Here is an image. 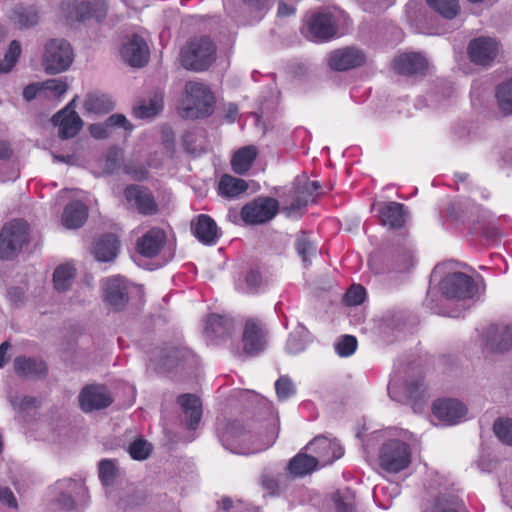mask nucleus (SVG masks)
Listing matches in <instances>:
<instances>
[{"mask_svg": "<svg viewBox=\"0 0 512 512\" xmlns=\"http://www.w3.org/2000/svg\"><path fill=\"white\" fill-rule=\"evenodd\" d=\"M233 331L234 322L232 318L219 314L207 316L204 332L211 340L228 337Z\"/></svg>", "mask_w": 512, "mask_h": 512, "instance_id": "c85d7f7f", "label": "nucleus"}, {"mask_svg": "<svg viewBox=\"0 0 512 512\" xmlns=\"http://www.w3.org/2000/svg\"><path fill=\"white\" fill-rule=\"evenodd\" d=\"M121 55L130 66L143 67L149 59V48L141 36L132 34L124 42Z\"/></svg>", "mask_w": 512, "mask_h": 512, "instance_id": "a211bd4d", "label": "nucleus"}, {"mask_svg": "<svg viewBox=\"0 0 512 512\" xmlns=\"http://www.w3.org/2000/svg\"><path fill=\"white\" fill-rule=\"evenodd\" d=\"M389 262L390 270L406 272L413 266V257L407 248L397 247L391 251Z\"/></svg>", "mask_w": 512, "mask_h": 512, "instance_id": "ea45409f", "label": "nucleus"}, {"mask_svg": "<svg viewBox=\"0 0 512 512\" xmlns=\"http://www.w3.org/2000/svg\"><path fill=\"white\" fill-rule=\"evenodd\" d=\"M153 446L144 438H138L130 443L128 452L134 460H146L152 453Z\"/></svg>", "mask_w": 512, "mask_h": 512, "instance_id": "de8ad7c7", "label": "nucleus"}, {"mask_svg": "<svg viewBox=\"0 0 512 512\" xmlns=\"http://www.w3.org/2000/svg\"><path fill=\"white\" fill-rule=\"evenodd\" d=\"M275 390L279 400H286L296 392L294 383L288 376H281L275 382Z\"/></svg>", "mask_w": 512, "mask_h": 512, "instance_id": "864d4df0", "label": "nucleus"}, {"mask_svg": "<svg viewBox=\"0 0 512 512\" xmlns=\"http://www.w3.org/2000/svg\"><path fill=\"white\" fill-rule=\"evenodd\" d=\"M21 54V45L19 41L13 40L7 52L4 55V59L0 62V73H8L12 70Z\"/></svg>", "mask_w": 512, "mask_h": 512, "instance_id": "09e8293b", "label": "nucleus"}, {"mask_svg": "<svg viewBox=\"0 0 512 512\" xmlns=\"http://www.w3.org/2000/svg\"><path fill=\"white\" fill-rule=\"evenodd\" d=\"M248 189L245 180L224 174L218 184L219 194L227 198H235Z\"/></svg>", "mask_w": 512, "mask_h": 512, "instance_id": "4c0bfd02", "label": "nucleus"}, {"mask_svg": "<svg viewBox=\"0 0 512 512\" xmlns=\"http://www.w3.org/2000/svg\"><path fill=\"white\" fill-rule=\"evenodd\" d=\"M257 157L255 146H245L236 151L231 159L232 170L238 175H244L252 167Z\"/></svg>", "mask_w": 512, "mask_h": 512, "instance_id": "c9c22d12", "label": "nucleus"}, {"mask_svg": "<svg viewBox=\"0 0 512 512\" xmlns=\"http://www.w3.org/2000/svg\"><path fill=\"white\" fill-rule=\"evenodd\" d=\"M243 353L254 357L263 352L267 346V332L258 319L250 318L246 321L243 335Z\"/></svg>", "mask_w": 512, "mask_h": 512, "instance_id": "ddd939ff", "label": "nucleus"}, {"mask_svg": "<svg viewBox=\"0 0 512 512\" xmlns=\"http://www.w3.org/2000/svg\"><path fill=\"white\" fill-rule=\"evenodd\" d=\"M237 2L250 12H262L269 7V0H224V6L227 10H234Z\"/></svg>", "mask_w": 512, "mask_h": 512, "instance_id": "603ef678", "label": "nucleus"}, {"mask_svg": "<svg viewBox=\"0 0 512 512\" xmlns=\"http://www.w3.org/2000/svg\"><path fill=\"white\" fill-rule=\"evenodd\" d=\"M222 442L226 449L237 454H250L269 447L272 442L264 447H252V435L246 430L241 422L232 421L227 424L222 435Z\"/></svg>", "mask_w": 512, "mask_h": 512, "instance_id": "0eeeda50", "label": "nucleus"}, {"mask_svg": "<svg viewBox=\"0 0 512 512\" xmlns=\"http://www.w3.org/2000/svg\"><path fill=\"white\" fill-rule=\"evenodd\" d=\"M278 211L279 202L275 198L260 196L245 204L240 216L246 224L258 225L271 221Z\"/></svg>", "mask_w": 512, "mask_h": 512, "instance_id": "6e6552de", "label": "nucleus"}, {"mask_svg": "<svg viewBox=\"0 0 512 512\" xmlns=\"http://www.w3.org/2000/svg\"><path fill=\"white\" fill-rule=\"evenodd\" d=\"M262 485L271 494L278 493L279 484L278 481L272 476L265 475L262 477Z\"/></svg>", "mask_w": 512, "mask_h": 512, "instance_id": "338daca9", "label": "nucleus"}, {"mask_svg": "<svg viewBox=\"0 0 512 512\" xmlns=\"http://www.w3.org/2000/svg\"><path fill=\"white\" fill-rule=\"evenodd\" d=\"M338 25L331 13L318 12L306 17L301 27L302 35L313 42L322 43L334 38Z\"/></svg>", "mask_w": 512, "mask_h": 512, "instance_id": "423d86ee", "label": "nucleus"}, {"mask_svg": "<svg viewBox=\"0 0 512 512\" xmlns=\"http://www.w3.org/2000/svg\"><path fill=\"white\" fill-rule=\"evenodd\" d=\"M434 416L445 425L459 423L467 413V408L456 399H439L433 403Z\"/></svg>", "mask_w": 512, "mask_h": 512, "instance_id": "6ab92c4d", "label": "nucleus"}, {"mask_svg": "<svg viewBox=\"0 0 512 512\" xmlns=\"http://www.w3.org/2000/svg\"><path fill=\"white\" fill-rule=\"evenodd\" d=\"M125 198L128 202H133L139 213L143 215H152L157 212L155 199L146 187L131 184L124 190Z\"/></svg>", "mask_w": 512, "mask_h": 512, "instance_id": "4be33fe9", "label": "nucleus"}, {"mask_svg": "<svg viewBox=\"0 0 512 512\" xmlns=\"http://www.w3.org/2000/svg\"><path fill=\"white\" fill-rule=\"evenodd\" d=\"M333 502L336 512H355V494L350 488L338 490Z\"/></svg>", "mask_w": 512, "mask_h": 512, "instance_id": "c03bdc74", "label": "nucleus"}, {"mask_svg": "<svg viewBox=\"0 0 512 512\" xmlns=\"http://www.w3.org/2000/svg\"><path fill=\"white\" fill-rule=\"evenodd\" d=\"M13 365L16 374L20 377H41L47 374L45 362L38 358L17 356Z\"/></svg>", "mask_w": 512, "mask_h": 512, "instance_id": "7c9ffc66", "label": "nucleus"}, {"mask_svg": "<svg viewBox=\"0 0 512 512\" xmlns=\"http://www.w3.org/2000/svg\"><path fill=\"white\" fill-rule=\"evenodd\" d=\"M73 60V49L65 39H51L45 44L42 66L47 74L56 75L67 71Z\"/></svg>", "mask_w": 512, "mask_h": 512, "instance_id": "39448f33", "label": "nucleus"}, {"mask_svg": "<svg viewBox=\"0 0 512 512\" xmlns=\"http://www.w3.org/2000/svg\"><path fill=\"white\" fill-rule=\"evenodd\" d=\"M194 236L203 244L213 245L220 236L216 222L208 215L200 214L191 222Z\"/></svg>", "mask_w": 512, "mask_h": 512, "instance_id": "bb28decb", "label": "nucleus"}, {"mask_svg": "<svg viewBox=\"0 0 512 512\" xmlns=\"http://www.w3.org/2000/svg\"><path fill=\"white\" fill-rule=\"evenodd\" d=\"M6 296L10 304L15 307H20L24 305L26 301L24 289L18 286L8 288Z\"/></svg>", "mask_w": 512, "mask_h": 512, "instance_id": "bf43d9fd", "label": "nucleus"}, {"mask_svg": "<svg viewBox=\"0 0 512 512\" xmlns=\"http://www.w3.org/2000/svg\"><path fill=\"white\" fill-rule=\"evenodd\" d=\"M304 328L300 332L291 333L287 340L286 350L290 354H297L305 349V339L303 337Z\"/></svg>", "mask_w": 512, "mask_h": 512, "instance_id": "4d7b16f0", "label": "nucleus"}, {"mask_svg": "<svg viewBox=\"0 0 512 512\" xmlns=\"http://www.w3.org/2000/svg\"><path fill=\"white\" fill-rule=\"evenodd\" d=\"M75 278V269L69 264L58 266L53 273L54 287L58 292H65L70 289Z\"/></svg>", "mask_w": 512, "mask_h": 512, "instance_id": "a19ab883", "label": "nucleus"}, {"mask_svg": "<svg viewBox=\"0 0 512 512\" xmlns=\"http://www.w3.org/2000/svg\"><path fill=\"white\" fill-rule=\"evenodd\" d=\"M88 210L81 201L69 203L63 211L62 221L64 226L69 229L81 227L87 220Z\"/></svg>", "mask_w": 512, "mask_h": 512, "instance_id": "72a5a7b5", "label": "nucleus"}, {"mask_svg": "<svg viewBox=\"0 0 512 512\" xmlns=\"http://www.w3.org/2000/svg\"><path fill=\"white\" fill-rule=\"evenodd\" d=\"M79 405L83 412L91 413L109 407L113 403V397L105 385H85L78 396Z\"/></svg>", "mask_w": 512, "mask_h": 512, "instance_id": "9b49d317", "label": "nucleus"}, {"mask_svg": "<svg viewBox=\"0 0 512 512\" xmlns=\"http://www.w3.org/2000/svg\"><path fill=\"white\" fill-rule=\"evenodd\" d=\"M413 434L406 430L387 438L379 447L377 461L379 467L387 473L397 474L407 469L412 462L410 441Z\"/></svg>", "mask_w": 512, "mask_h": 512, "instance_id": "f257e3e1", "label": "nucleus"}, {"mask_svg": "<svg viewBox=\"0 0 512 512\" xmlns=\"http://www.w3.org/2000/svg\"><path fill=\"white\" fill-rule=\"evenodd\" d=\"M10 21L19 29H28L38 23V13L33 6H15L10 15Z\"/></svg>", "mask_w": 512, "mask_h": 512, "instance_id": "e433bc0d", "label": "nucleus"}, {"mask_svg": "<svg viewBox=\"0 0 512 512\" xmlns=\"http://www.w3.org/2000/svg\"><path fill=\"white\" fill-rule=\"evenodd\" d=\"M83 107L88 113L103 115L114 109L115 102L108 94L94 91L86 95Z\"/></svg>", "mask_w": 512, "mask_h": 512, "instance_id": "473e14b6", "label": "nucleus"}, {"mask_svg": "<svg viewBox=\"0 0 512 512\" xmlns=\"http://www.w3.org/2000/svg\"><path fill=\"white\" fill-rule=\"evenodd\" d=\"M99 477L103 485L110 486L118 476V469L114 461L103 459L98 464Z\"/></svg>", "mask_w": 512, "mask_h": 512, "instance_id": "8fccbe9b", "label": "nucleus"}, {"mask_svg": "<svg viewBox=\"0 0 512 512\" xmlns=\"http://www.w3.org/2000/svg\"><path fill=\"white\" fill-rule=\"evenodd\" d=\"M216 47L209 37L191 39L181 50V64L191 71L201 72L215 61Z\"/></svg>", "mask_w": 512, "mask_h": 512, "instance_id": "7ed1b4c3", "label": "nucleus"}, {"mask_svg": "<svg viewBox=\"0 0 512 512\" xmlns=\"http://www.w3.org/2000/svg\"><path fill=\"white\" fill-rule=\"evenodd\" d=\"M486 344L493 352L508 351L512 347V325H490L486 331Z\"/></svg>", "mask_w": 512, "mask_h": 512, "instance_id": "b1692460", "label": "nucleus"}, {"mask_svg": "<svg viewBox=\"0 0 512 512\" xmlns=\"http://www.w3.org/2000/svg\"><path fill=\"white\" fill-rule=\"evenodd\" d=\"M365 62L364 53L354 47H344L330 53L329 66L336 71H346L361 66Z\"/></svg>", "mask_w": 512, "mask_h": 512, "instance_id": "412c9836", "label": "nucleus"}, {"mask_svg": "<svg viewBox=\"0 0 512 512\" xmlns=\"http://www.w3.org/2000/svg\"><path fill=\"white\" fill-rule=\"evenodd\" d=\"M440 290L447 299H471L477 292V287L469 275L455 272L446 275L440 282Z\"/></svg>", "mask_w": 512, "mask_h": 512, "instance_id": "1a4fd4ad", "label": "nucleus"}, {"mask_svg": "<svg viewBox=\"0 0 512 512\" xmlns=\"http://www.w3.org/2000/svg\"><path fill=\"white\" fill-rule=\"evenodd\" d=\"M165 242V232L160 228H153L137 240L136 250L144 257L153 258L158 255Z\"/></svg>", "mask_w": 512, "mask_h": 512, "instance_id": "a878e982", "label": "nucleus"}, {"mask_svg": "<svg viewBox=\"0 0 512 512\" xmlns=\"http://www.w3.org/2000/svg\"><path fill=\"white\" fill-rule=\"evenodd\" d=\"M295 249L305 266L311 264V257L316 254L315 244L307 237L306 232L301 231L296 238Z\"/></svg>", "mask_w": 512, "mask_h": 512, "instance_id": "37998d69", "label": "nucleus"}, {"mask_svg": "<svg viewBox=\"0 0 512 512\" xmlns=\"http://www.w3.org/2000/svg\"><path fill=\"white\" fill-rule=\"evenodd\" d=\"M103 290L105 304L114 311L123 310L129 302L130 286L121 276L107 278Z\"/></svg>", "mask_w": 512, "mask_h": 512, "instance_id": "f8f14e48", "label": "nucleus"}, {"mask_svg": "<svg viewBox=\"0 0 512 512\" xmlns=\"http://www.w3.org/2000/svg\"><path fill=\"white\" fill-rule=\"evenodd\" d=\"M426 2L445 19L455 18L460 11L457 0H426Z\"/></svg>", "mask_w": 512, "mask_h": 512, "instance_id": "a18cd8bd", "label": "nucleus"}, {"mask_svg": "<svg viewBox=\"0 0 512 512\" xmlns=\"http://www.w3.org/2000/svg\"><path fill=\"white\" fill-rule=\"evenodd\" d=\"M493 431L502 443L512 446V419H496L493 424Z\"/></svg>", "mask_w": 512, "mask_h": 512, "instance_id": "49530a36", "label": "nucleus"}, {"mask_svg": "<svg viewBox=\"0 0 512 512\" xmlns=\"http://www.w3.org/2000/svg\"><path fill=\"white\" fill-rule=\"evenodd\" d=\"M436 512H468L462 505L450 502H438Z\"/></svg>", "mask_w": 512, "mask_h": 512, "instance_id": "69168bd1", "label": "nucleus"}, {"mask_svg": "<svg viewBox=\"0 0 512 512\" xmlns=\"http://www.w3.org/2000/svg\"><path fill=\"white\" fill-rule=\"evenodd\" d=\"M194 138H195V135L191 132H188L183 137V143H184V146H185V149L187 152H189L195 156H199L205 150L201 146L194 145Z\"/></svg>", "mask_w": 512, "mask_h": 512, "instance_id": "e2e57ef3", "label": "nucleus"}, {"mask_svg": "<svg viewBox=\"0 0 512 512\" xmlns=\"http://www.w3.org/2000/svg\"><path fill=\"white\" fill-rule=\"evenodd\" d=\"M108 12V4L106 0H87L77 3L73 7V15L77 21H87L95 19L102 22Z\"/></svg>", "mask_w": 512, "mask_h": 512, "instance_id": "393cba45", "label": "nucleus"}, {"mask_svg": "<svg viewBox=\"0 0 512 512\" xmlns=\"http://www.w3.org/2000/svg\"><path fill=\"white\" fill-rule=\"evenodd\" d=\"M188 353L187 350L177 347L163 349L159 354L157 365L161 370L170 371L183 361Z\"/></svg>", "mask_w": 512, "mask_h": 512, "instance_id": "58836bf2", "label": "nucleus"}, {"mask_svg": "<svg viewBox=\"0 0 512 512\" xmlns=\"http://www.w3.org/2000/svg\"><path fill=\"white\" fill-rule=\"evenodd\" d=\"M162 109V101L157 95L148 104H141L133 109L135 117L140 119L154 117Z\"/></svg>", "mask_w": 512, "mask_h": 512, "instance_id": "3c124183", "label": "nucleus"}, {"mask_svg": "<svg viewBox=\"0 0 512 512\" xmlns=\"http://www.w3.org/2000/svg\"><path fill=\"white\" fill-rule=\"evenodd\" d=\"M119 129H122L127 135H130L134 129V125L121 113H114L103 122L93 123L88 127L90 135L97 140L107 139Z\"/></svg>", "mask_w": 512, "mask_h": 512, "instance_id": "dca6fc26", "label": "nucleus"}, {"mask_svg": "<svg viewBox=\"0 0 512 512\" xmlns=\"http://www.w3.org/2000/svg\"><path fill=\"white\" fill-rule=\"evenodd\" d=\"M43 88L60 97L68 90V83L63 79H49L43 82Z\"/></svg>", "mask_w": 512, "mask_h": 512, "instance_id": "13d9d810", "label": "nucleus"}, {"mask_svg": "<svg viewBox=\"0 0 512 512\" xmlns=\"http://www.w3.org/2000/svg\"><path fill=\"white\" fill-rule=\"evenodd\" d=\"M57 496L53 502L59 506L60 509L70 511L75 508L76 498L84 496L86 488L83 483L74 479H62L55 483L53 486Z\"/></svg>", "mask_w": 512, "mask_h": 512, "instance_id": "2eb2a0df", "label": "nucleus"}, {"mask_svg": "<svg viewBox=\"0 0 512 512\" xmlns=\"http://www.w3.org/2000/svg\"><path fill=\"white\" fill-rule=\"evenodd\" d=\"M307 449L316 454L314 457L323 466L334 462L343 455V449L336 441L322 435L316 436L310 441Z\"/></svg>", "mask_w": 512, "mask_h": 512, "instance_id": "aec40b11", "label": "nucleus"}, {"mask_svg": "<svg viewBox=\"0 0 512 512\" xmlns=\"http://www.w3.org/2000/svg\"><path fill=\"white\" fill-rule=\"evenodd\" d=\"M496 99L500 111L504 115L512 114V78L499 84L496 90Z\"/></svg>", "mask_w": 512, "mask_h": 512, "instance_id": "79ce46f5", "label": "nucleus"}, {"mask_svg": "<svg viewBox=\"0 0 512 512\" xmlns=\"http://www.w3.org/2000/svg\"><path fill=\"white\" fill-rule=\"evenodd\" d=\"M0 501L10 508H17V501L13 492L7 487H0Z\"/></svg>", "mask_w": 512, "mask_h": 512, "instance_id": "0e129e2a", "label": "nucleus"}, {"mask_svg": "<svg viewBox=\"0 0 512 512\" xmlns=\"http://www.w3.org/2000/svg\"><path fill=\"white\" fill-rule=\"evenodd\" d=\"M357 348V339L352 335H345L335 344L336 352L341 357L352 355Z\"/></svg>", "mask_w": 512, "mask_h": 512, "instance_id": "5fc2aeb1", "label": "nucleus"}, {"mask_svg": "<svg viewBox=\"0 0 512 512\" xmlns=\"http://www.w3.org/2000/svg\"><path fill=\"white\" fill-rule=\"evenodd\" d=\"M74 103L75 99L52 117L53 124L59 127L58 134L61 139L75 137L83 126L82 119L72 109Z\"/></svg>", "mask_w": 512, "mask_h": 512, "instance_id": "f3484780", "label": "nucleus"}, {"mask_svg": "<svg viewBox=\"0 0 512 512\" xmlns=\"http://www.w3.org/2000/svg\"><path fill=\"white\" fill-rule=\"evenodd\" d=\"M320 189V184L317 181H309L308 179L297 178L293 183V200L290 205L283 207V212L291 217L299 214V212L306 208L310 202H314L318 196L317 191Z\"/></svg>", "mask_w": 512, "mask_h": 512, "instance_id": "9d476101", "label": "nucleus"}, {"mask_svg": "<svg viewBox=\"0 0 512 512\" xmlns=\"http://www.w3.org/2000/svg\"><path fill=\"white\" fill-rule=\"evenodd\" d=\"M380 221L390 229L402 228L408 218V211L405 206L398 202H388L379 210Z\"/></svg>", "mask_w": 512, "mask_h": 512, "instance_id": "cd10ccee", "label": "nucleus"}, {"mask_svg": "<svg viewBox=\"0 0 512 512\" xmlns=\"http://www.w3.org/2000/svg\"><path fill=\"white\" fill-rule=\"evenodd\" d=\"M405 390L409 398L419 400L424 392L422 379L406 382Z\"/></svg>", "mask_w": 512, "mask_h": 512, "instance_id": "680f3d73", "label": "nucleus"}, {"mask_svg": "<svg viewBox=\"0 0 512 512\" xmlns=\"http://www.w3.org/2000/svg\"><path fill=\"white\" fill-rule=\"evenodd\" d=\"M499 52V43L495 38L480 36L472 39L467 47L469 59L475 65H490Z\"/></svg>", "mask_w": 512, "mask_h": 512, "instance_id": "4468645a", "label": "nucleus"}, {"mask_svg": "<svg viewBox=\"0 0 512 512\" xmlns=\"http://www.w3.org/2000/svg\"><path fill=\"white\" fill-rule=\"evenodd\" d=\"M366 296V290L361 285L353 284L346 292L344 300L349 306H356L363 303Z\"/></svg>", "mask_w": 512, "mask_h": 512, "instance_id": "6e6d98bb", "label": "nucleus"}, {"mask_svg": "<svg viewBox=\"0 0 512 512\" xmlns=\"http://www.w3.org/2000/svg\"><path fill=\"white\" fill-rule=\"evenodd\" d=\"M29 225L15 219L3 226L0 232V259L12 260L29 243Z\"/></svg>", "mask_w": 512, "mask_h": 512, "instance_id": "20e7f679", "label": "nucleus"}, {"mask_svg": "<svg viewBox=\"0 0 512 512\" xmlns=\"http://www.w3.org/2000/svg\"><path fill=\"white\" fill-rule=\"evenodd\" d=\"M245 282L250 292H257L263 284V279L259 271L251 269L246 274Z\"/></svg>", "mask_w": 512, "mask_h": 512, "instance_id": "052dcab7", "label": "nucleus"}, {"mask_svg": "<svg viewBox=\"0 0 512 512\" xmlns=\"http://www.w3.org/2000/svg\"><path fill=\"white\" fill-rule=\"evenodd\" d=\"M118 249L119 241L116 235L107 233L95 242L93 254L100 262H111L116 258Z\"/></svg>", "mask_w": 512, "mask_h": 512, "instance_id": "2f4dec72", "label": "nucleus"}, {"mask_svg": "<svg viewBox=\"0 0 512 512\" xmlns=\"http://www.w3.org/2000/svg\"><path fill=\"white\" fill-rule=\"evenodd\" d=\"M393 68L398 74L406 76L424 74L428 68V62L420 53H403L394 58Z\"/></svg>", "mask_w": 512, "mask_h": 512, "instance_id": "5701e85b", "label": "nucleus"}, {"mask_svg": "<svg viewBox=\"0 0 512 512\" xmlns=\"http://www.w3.org/2000/svg\"><path fill=\"white\" fill-rule=\"evenodd\" d=\"M177 403L186 417L187 427L195 429L202 417V403L200 399L194 394H181L177 397Z\"/></svg>", "mask_w": 512, "mask_h": 512, "instance_id": "c756f323", "label": "nucleus"}, {"mask_svg": "<svg viewBox=\"0 0 512 512\" xmlns=\"http://www.w3.org/2000/svg\"><path fill=\"white\" fill-rule=\"evenodd\" d=\"M214 104L215 97L207 85L188 81L179 106L180 115L186 119L205 118L213 113Z\"/></svg>", "mask_w": 512, "mask_h": 512, "instance_id": "f03ea898", "label": "nucleus"}, {"mask_svg": "<svg viewBox=\"0 0 512 512\" xmlns=\"http://www.w3.org/2000/svg\"><path fill=\"white\" fill-rule=\"evenodd\" d=\"M318 465L319 460L314 456L299 453L289 461L287 470L294 478L303 477L315 471Z\"/></svg>", "mask_w": 512, "mask_h": 512, "instance_id": "f704fd0d", "label": "nucleus"}, {"mask_svg": "<svg viewBox=\"0 0 512 512\" xmlns=\"http://www.w3.org/2000/svg\"><path fill=\"white\" fill-rule=\"evenodd\" d=\"M483 235L488 240L496 241L497 239L500 238L501 233H500V230L496 226L487 225V226L483 227Z\"/></svg>", "mask_w": 512, "mask_h": 512, "instance_id": "774afa93", "label": "nucleus"}]
</instances>
